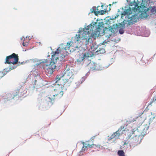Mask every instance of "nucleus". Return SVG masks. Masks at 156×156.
<instances>
[{"instance_id": "obj_26", "label": "nucleus", "mask_w": 156, "mask_h": 156, "mask_svg": "<svg viewBox=\"0 0 156 156\" xmlns=\"http://www.w3.org/2000/svg\"><path fill=\"white\" fill-rule=\"evenodd\" d=\"M5 74H4L3 72L0 71V79L3 77Z\"/></svg>"}, {"instance_id": "obj_19", "label": "nucleus", "mask_w": 156, "mask_h": 156, "mask_svg": "<svg viewBox=\"0 0 156 156\" xmlns=\"http://www.w3.org/2000/svg\"><path fill=\"white\" fill-rule=\"evenodd\" d=\"M125 131L124 126H121L120 128H119L117 131L121 135L123 134Z\"/></svg>"}, {"instance_id": "obj_16", "label": "nucleus", "mask_w": 156, "mask_h": 156, "mask_svg": "<svg viewBox=\"0 0 156 156\" xmlns=\"http://www.w3.org/2000/svg\"><path fill=\"white\" fill-rule=\"evenodd\" d=\"M29 38V37H26L25 38L23 37V46H26L27 45H28V43L29 42L30 40Z\"/></svg>"}, {"instance_id": "obj_6", "label": "nucleus", "mask_w": 156, "mask_h": 156, "mask_svg": "<svg viewBox=\"0 0 156 156\" xmlns=\"http://www.w3.org/2000/svg\"><path fill=\"white\" fill-rule=\"evenodd\" d=\"M139 136L135 135L134 136H133L132 134H130L127 137L126 141L124 143V145H126L128 143L130 144L133 143H136L138 142Z\"/></svg>"}, {"instance_id": "obj_36", "label": "nucleus", "mask_w": 156, "mask_h": 156, "mask_svg": "<svg viewBox=\"0 0 156 156\" xmlns=\"http://www.w3.org/2000/svg\"><path fill=\"white\" fill-rule=\"evenodd\" d=\"M109 5L111 6V4H109Z\"/></svg>"}, {"instance_id": "obj_8", "label": "nucleus", "mask_w": 156, "mask_h": 156, "mask_svg": "<svg viewBox=\"0 0 156 156\" xmlns=\"http://www.w3.org/2000/svg\"><path fill=\"white\" fill-rule=\"evenodd\" d=\"M72 42L71 41L70 43V42L67 43L66 46V45H64L63 44H61L60 46V47L58 48L56 50V51L57 50H58L59 49V48H60L61 47V46L62 45H64V47L63 48V49H64L66 50V55H65V57L66 55H67V53H68V52L66 51V50H70V51H71L72 50V47H71Z\"/></svg>"}, {"instance_id": "obj_3", "label": "nucleus", "mask_w": 156, "mask_h": 156, "mask_svg": "<svg viewBox=\"0 0 156 156\" xmlns=\"http://www.w3.org/2000/svg\"><path fill=\"white\" fill-rule=\"evenodd\" d=\"M61 78L62 79V76L57 75L55 78L56 82L55 86V88L54 89V91L51 92L49 97L48 98V101L53 103L56 100H58L60 98L63 96V92L62 91L64 85L62 84H59L58 83L59 81L61 80Z\"/></svg>"}, {"instance_id": "obj_18", "label": "nucleus", "mask_w": 156, "mask_h": 156, "mask_svg": "<svg viewBox=\"0 0 156 156\" xmlns=\"http://www.w3.org/2000/svg\"><path fill=\"white\" fill-rule=\"evenodd\" d=\"M121 135L117 131L115 132L111 136L112 138H115L118 137Z\"/></svg>"}, {"instance_id": "obj_20", "label": "nucleus", "mask_w": 156, "mask_h": 156, "mask_svg": "<svg viewBox=\"0 0 156 156\" xmlns=\"http://www.w3.org/2000/svg\"><path fill=\"white\" fill-rule=\"evenodd\" d=\"M71 47H72V50H75L76 49L78 48V46H77L76 43H73V42L71 43Z\"/></svg>"}, {"instance_id": "obj_7", "label": "nucleus", "mask_w": 156, "mask_h": 156, "mask_svg": "<svg viewBox=\"0 0 156 156\" xmlns=\"http://www.w3.org/2000/svg\"><path fill=\"white\" fill-rule=\"evenodd\" d=\"M95 48L94 46L91 47V48L85 53L84 55L86 58L91 57L94 55H95L96 52H95Z\"/></svg>"}, {"instance_id": "obj_27", "label": "nucleus", "mask_w": 156, "mask_h": 156, "mask_svg": "<svg viewBox=\"0 0 156 156\" xmlns=\"http://www.w3.org/2000/svg\"><path fill=\"white\" fill-rule=\"evenodd\" d=\"M119 32L121 34H122L124 33V30L122 29H120Z\"/></svg>"}, {"instance_id": "obj_14", "label": "nucleus", "mask_w": 156, "mask_h": 156, "mask_svg": "<svg viewBox=\"0 0 156 156\" xmlns=\"http://www.w3.org/2000/svg\"><path fill=\"white\" fill-rule=\"evenodd\" d=\"M132 12L131 9H127L124 10L122 13V15L129 16L132 13Z\"/></svg>"}, {"instance_id": "obj_24", "label": "nucleus", "mask_w": 156, "mask_h": 156, "mask_svg": "<svg viewBox=\"0 0 156 156\" xmlns=\"http://www.w3.org/2000/svg\"><path fill=\"white\" fill-rule=\"evenodd\" d=\"M146 125V127L145 128H144V129H145V128H146V129H147L149 127V126L148 125H147L146 124L145 122H143L141 125V126L142 128L145 125Z\"/></svg>"}, {"instance_id": "obj_25", "label": "nucleus", "mask_w": 156, "mask_h": 156, "mask_svg": "<svg viewBox=\"0 0 156 156\" xmlns=\"http://www.w3.org/2000/svg\"><path fill=\"white\" fill-rule=\"evenodd\" d=\"M154 101H153V100H152L148 104V106H147V107H146V108L145 109H147V110H148V107H149V105H151H151L153 103V102H154Z\"/></svg>"}, {"instance_id": "obj_1", "label": "nucleus", "mask_w": 156, "mask_h": 156, "mask_svg": "<svg viewBox=\"0 0 156 156\" xmlns=\"http://www.w3.org/2000/svg\"><path fill=\"white\" fill-rule=\"evenodd\" d=\"M97 23L90 24L84 28L80 29L79 30V34H76L75 38L78 42L80 40H83V42L85 43L86 45L92 42L91 37L95 39L96 37L102 36L105 34L104 30V24L102 22L99 23L98 27L95 29V31L93 33V30L96 27Z\"/></svg>"}, {"instance_id": "obj_5", "label": "nucleus", "mask_w": 156, "mask_h": 156, "mask_svg": "<svg viewBox=\"0 0 156 156\" xmlns=\"http://www.w3.org/2000/svg\"><path fill=\"white\" fill-rule=\"evenodd\" d=\"M72 75L71 71L67 67L62 73V80L64 81V83L67 82Z\"/></svg>"}, {"instance_id": "obj_35", "label": "nucleus", "mask_w": 156, "mask_h": 156, "mask_svg": "<svg viewBox=\"0 0 156 156\" xmlns=\"http://www.w3.org/2000/svg\"><path fill=\"white\" fill-rule=\"evenodd\" d=\"M22 95V94H20V96H21V95Z\"/></svg>"}, {"instance_id": "obj_12", "label": "nucleus", "mask_w": 156, "mask_h": 156, "mask_svg": "<svg viewBox=\"0 0 156 156\" xmlns=\"http://www.w3.org/2000/svg\"><path fill=\"white\" fill-rule=\"evenodd\" d=\"M87 68L91 70H95L96 66V64L93 62H90L87 66Z\"/></svg>"}, {"instance_id": "obj_23", "label": "nucleus", "mask_w": 156, "mask_h": 156, "mask_svg": "<svg viewBox=\"0 0 156 156\" xmlns=\"http://www.w3.org/2000/svg\"><path fill=\"white\" fill-rule=\"evenodd\" d=\"M118 154L119 156H125L124 152L122 150H119L118 151Z\"/></svg>"}, {"instance_id": "obj_33", "label": "nucleus", "mask_w": 156, "mask_h": 156, "mask_svg": "<svg viewBox=\"0 0 156 156\" xmlns=\"http://www.w3.org/2000/svg\"><path fill=\"white\" fill-rule=\"evenodd\" d=\"M103 5H101V7H103Z\"/></svg>"}, {"instance_id": "obj_2", "label": "nucleus", "mask_w": 156, "mask_h": 156, "mask_svg": "<svg viewBox=\"0 0 156 156\" xmlns=\"http://www.w3.org/2000/svg\"><path fill=\"white\" fill-rule=\"evenodd\" d=\"M64 47V46L62 45L57 51L53 52L51 55V61L50 60L46 59L44 62L46 63L44 64L43 68L48 76H50L53 73V70L56 66L57 61L59 60L61 61L65 57L66 53V50L63 49Z\"/></svg>"}, {"instance_id": "obj_15", "label": "nucleus", "mask_w": 156, "mask_h": 156, "mask_svg": "<svg viewBox=\"0 0 156 156\" xmlns=\"http://www.w3.org/2000/svg\"><path fill=\"white\" fill-rule=\"evenodd\" d=\"M21 90H22L21 89L20 90H16L12 93L13 99L15 97H16L19 95L20 92Z\"/></svg>"}, {"instance_id": "obj_10", "label": "nucleus", "mask_w": 156, "mask_h": 156, "mask_svg": "<svg viewBox=\"0 0 156 156\" xmlns=\"http://www.w3.org/2000/svg\"><path fill=\"white\" fill-rule=\"evenodd\" d=\"M138 15L137 14H134L131 17H129V19L130 21V22L132 24H134L135 22H137L138 19Z\"/></svg>"}, {"instance_id": "obj_21", "label": "nucleus", "mask_w": 156, "mask_h": 156, "mask_svg": "<svg viewBox=\"0 0 156 156\" xmlns=\"http://www.w3.org/2000/svg\"><path fill=\"white\" fill-rule=\"evenodd\" d=\"M7 99L8 100H10L12 99H14L12 93L9 94L7 95Z\"/></svg>"}, {"instance_id": "obj_29", "label": "nucleus", "mask_w": 156, "mask_h": 156, "mask_svg": "<svg viewBox=\"0 0 156 156\" xmlns=\"http://www.w3.org/2000/svg\"><path fill=\"white\" fill-rule=\"evenodd\" d=\"M152 100L154 102H156V97H154L153 98Z\"/></svg>"}, {"instance_id": "obj_9", "label": "nucleus", "mask_w": 156, "mask_h": 156, "mask_svg": "<svg viewBox=\"0 0 156 156\" xmlns=\"http://www.w3.org/2000/svg\"><path fill=\"white\" fill-rule=\"evenodd\" d=\"M92 9V12H94L95 15L97 14H101V15H103L105 14L107 11L106 10H101L100 11H98V8H96L95 7H93Z\"/></svg>"}, {"instance_id": "obj_34", "label": "nucleus", "mask_w": 156, "mask_h": 156, "mask_svg": "<svg viewBox=\"0 0 156 156\" xmlns=\"http://www.w3.org/2000/svg\"><path fill=\"white\" fill-rule=\"evenodd\" d=\"M111 34H109V36H111Z\"/></svg>"}, {"instance_id": "obj_13", "label": "nucleus", "mask_w": 156, "mask_h": 156, "mask_svg": "<svg viewBox=\"0 0 156 156\" xmlns=\"http://www.w3.org/2000/svg\"><path fill=\"white\" fill-rule=\"evenodd\" d=\"M94 48L95 52H96V55L102 54L105 52V50L103 48H99V49L98 48Z\"/></svg>"}, {"instance_id": "obj_17", "label": "nucleus", "mask_w": 156, "mask_h": 156, "mask_svg": "<svg viewBox=\"0 0 156 156\" xmlns=\"http://www.w3.org/2000/svg\"><path fill=\"white\" fill-rule=\"evenodd\" d=\"M85 58L84 54L83 53L80 54L78 58L77 59V61L79 62H81Z\"/></svg>"}, {"instance_id": "obj_28", "label": "nucleus", "mask_w": 156, "mask_h": 156, "mask_svg": "<svg viewBox=\"0 0 156 156\" xmlns=\"http://www.w3.org/2000/svg\"><path fill=\"white\" fill-rule=\"evenodd\" d=\"M135 6L136 7V6H137V8L136 9V10L137 11L139 9L141 8V6H138V5H137V3H136V5H135Z\"/></svg>"}, {"instance_id": "obj_31", "label": "nucleus", "mask_w": 156, "mask_h": 156, "mask_svg": "<svg viewBox=\"0 0 156 156\" xmlns=\"http://www.w3.org/2000/svg\"><path fill=\"white\" fill-rule=\"evenodd\" d=\"M14 68H10V69H11L12 70L13 69H14Z\"/></svg>"}, {"instance_id": "obj_30", "label": "nucleus", "mask_w": 156, "mask_h": 156, "mask_svg": "<svg viewBox=\"0 0 156 156\" xmlns=\"http://www.w3.org/2000/svg\"><path fill=\"white\" fill-rule=\"evenodd\" d=\"M113 30V29L112 27L111 29H109V30H108V31H110L111 32H112V30Z\"/></svg>"}, {"instance_id": "obj_32", "label": "nucleus", "mask_w": 156, "mask_h": 156, "mask_svg": "<svg viewBox=\"0 0 156 156\" xmlns=\"http://www.w3.org/2000/svg\"><path fill=\"white\" fill-rule=\"evenodd\" d=\"M23 37H22V38H21V40L22 41H23Z\"/></svg>"}, {"instance_id": "obj_11", "label": "nucleus", "mask_w": 156, "mask_h": 156, "mask_svg": "<svg viewBox=\"0 0 156 156\" xmlns=\"http://www.w3.org/2000/svg\"><path fill=\"white\" fill-rule=\"evenodd\" d=\"M94 146H95V147H98V146H97L95 145H94L93 144H90L88 143V142H86V143H83V146L82 147V150L83 151H84L86 150L87 147L91 148L93 147Z\"/></svg>"}, {"instance_id": "obj_4", "label": "nucleus", "mask_w": 156, "mask_h": 156, "mask_svg": "<svg viewBox=\"0 0 156 156\" xmlns=\"http://www.w3.org/2000/svg\"><path fill=\"white\" fill-rule=\"evenodd\" d=\"M19 58L18 55L15 53L6 57L5 64L12 63L13 65L17 64Z\"/></svg>"}, {"instance_id": "obj_22", "label": "nucleus", "mask_w": 156, "mask_h": 156, "mask_svg": "<svg viewBox=\"0 0 156 156\" xmlns=\"http://www.w3.org/2000/svg\"><path fill=\"white\" fill-rule=\"evenodd\" d=\"M148 11L149 12L150 11V12L152 13H154L156 12V9L155 8H152L151 7L150 9H148Z\"/></svg>"}]
</instances>
